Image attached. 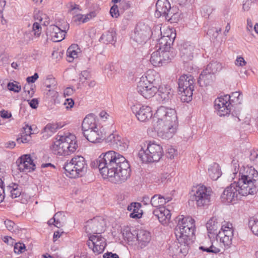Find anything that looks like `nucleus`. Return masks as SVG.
Masks as SVG:
<instances>
[{
    "label": "nucleus",
    "mask_w": 258,
    "mask_h": 258,
    "mask_svg": "<svg viewBox=\"0 0 258 258\" xmlns=\"http://www.w3.org/2000/svg\"><path fill=\"white\" fill-rule=\"evenodd\" d=\"M104 178L114 183L125 181L131 176L130 165L125 157L114 151L102 153L96 161Z\"/></svg>",
    "instance_id": "nucleus-1"
},
{
    "label": "nucleus",
    "mask_w": 258,
    "mask_h": 258,
    "mask_svg": "<svg viewBox=\"0 0 258 258\" xmlns=\"http://www.w3.org/2000/svg\"><path fill=\"white\" fill-rule=\"evenodd\" d=\"M240 173L238 181L228 186L221 196V202L226 205L236 203L241 197L254 195L258 190V172L254 168L247 167Z\"/></svg>",
    "instance_id": "nucleus-2"
},
{
    "label": "nucleus",
    "mask_w": 258,
    "mask_h": 258,
    "mask_svg": "<svg viewBox=\"0 0 258 258\" xmlns=\"http://www.w3.org/2000/svg\"><path fill=\"white\" fill-rule=\"evenodd\" d=\"M78 146L75 135L58 136L50 146L52 152L60 156H67L74 153Z\"/></svg>",
    "instance_id": "nucleus-3"
},
{
    "label": "nucleus",
    "mask_w": 258,
    "mask_h": 258,
    "mask_svg": "<svg viewBox=\"0 0 258 258\" xmlns=\"http://www.w3.org/2000/svg\"><path fill=\"white\" fill-rule=\"evenodd\" d=\"M195 230V220L190 217L179 218L175 229L176 240L185 243H190L191 237L194 235Z\"/></svg>",
    "instance_id": "nucleus-4"
},
{
    "label": "nucleus",
    "mask_w": 258,
    "mask_h": 258,
    "mask_svg": "<svg viewBox=\"0 0 258 258\" xmlns=\"http://www.w3.org/2000/svg\"><path fill=\"white\" fill-rule=\"evenodd\" d=\"M87 167L86 161L81 156H75L63 166L66 175L70 178L82 176L87 172Z\"/></svg>",
    "instance_id": "nucleus-5"
},
{
    "label": "nucleus",
    "mask_w": 258,
    "mask_h": 258,
    "mask_svg": "<svg viewBox=\"0 0 258 258\" xmlns=\"http://www.w3.org/2000/svg\"><path fill=\"white\" fill-rule=\"evenodd\" d=\"M163 154L162 147L159 144L149 142L147 146L142 147L138 156L144 163L158 161Z\"/></svg>",
    "instance_id": "nucleus-6"
},
{
    "label": "nucleus",
    "mask_w": 258,
    "mask_h": 258,
    "mask_svg": "<svg viewBox=\"0 0 258 258\" xmlns=\"http://www.w3.org/2000/svg\"><path fill=\"white\" fill-rule=\"evenodd\" d=\"M153 123L178 125L177 116L175 109L160 106L153 117Z\"/></svg>",
    "instance_id": "nucleus-7"
},
{
    "label": "nucleus",
    "mask_w": 258,
    "mask_h": 258,
    "mask_svg": "<svg viewBox=\"0 0 258 258\" xmlns=\"http://www.w3.org/2000/svg\"><path fill=\"white\" fill-rule=\"evenodd\" d=\"M195 80L191 75H183L178 79V89L181 93V99L188 102L192 99Z\"/></svg>",
    "instance_id": "nucleus-8"
},
{
    "label": "nucleus",
    "mask_w": 258,
    "mask_h": 258,
    "mask_svg": "<svg viewBox=\"0 0 258 258\" xmlns=\"http://www.w3.org/2000/svg\"><path fill=\"white\" fill-rule=\"evenodd\" d=\"M150 27L144 24H138L132 35V39L139 44H144L151 36Z\"/></svg>",
    "instance_id": "nucleus-9"
},
{
    "label": "nucleus",
    "mask_w": 258,
    "mask_h": 258,
    "mask_svg": "<svg viewBox=\"0 0 258 258\" xmlns=\"http://www.w3.org/2000/svg\"><path fill=\"white\" fill-rule=\"evenodd\" d=\"M212 189L205 185L199 186L193 196V200L196 202L199 207L204 206L209 204L211 201Z\"/></svg>",
    "instance_id": "nucleus-10"
},
{
    "label": "nucleus",
    "mask_w": 258,
    "mask_h": 258,
    "mask_svg": "<svg viewBox=\"0 0 258 258\" xmlns=\"http://www.w3.org/2000/svg\"><path fill=\"white\" fill-rule=\"evenodd\" d=\"M105 222L101 217H95L88 220L85 225L86 233L100 234L105 230Z\"/></svg>",
    "instance_id": "nucleus-11"
},
{
    "label": "nucleus",
    "mask_w": 258,
    "mask_h": 258,
    "mask_svg": "<svg viewBox=\"0 0 258 258\" xmlns=\"http://www.w3.org/2000/svg\"><path fill=\"white\" fill-rule=\"evenodd\" d=\"M155 130L157 132V136L162 139L168 140L171 138L176 133L178 125L153 123Z\"/></svg>",
    "instance_id": "nucleus-12"
},
{
    "label": "nucleus",
    "mask_w": 258,
    "mask_h": 258,
    "mask_svg": "<svg viewBox=\"0 0 258 258\" xmlns=\"http://www.w3.org/2000/svg\"><path fill=\"white\" fill-rule=\"evenodd\" d=\"M231 96L228 95L217 98L214 102L215 108L220 116L229 114L231 111Z\"/></svg>",
    "instance_id": "nucleus-13"
},
{
    "label": "nucleus",
    "mask_w": 258,
    "mask_h": 258,
    "mask_svg": "<svg viewBox=\"0 0 258 258\" xmlns=\"http://www.w3.org/2000/svg\"><path fill=\"white\" fill-rule=\"evenodd\" d=\"M137 90L139 94L147 99L154 96L157 92V88L152 86L146 79L142 77L138 82Z\"/></svg>",
    "instance_id": "nucleus-14"
},
{
    "label": "nucleus",
    "mask_w": 258,
    "mask_h": 258,
    "mask_svg": "<svg viewBox=\"0 0 258 258\" xmlns=\"http://www.w3.org/2000/svg\"><path fill=\"white\" fill-rule=\"evenodd\" d=\"M105 241V239L100 234L92 235L89 237L87 244L94 253L99 254L103 251L106 246Z\"/></svg>",
    "instance_id": "nucleus-15"
},
{
    "label": "nucleus",
    "mask_w": 258,
    "mask_h": 258,
    "mask_svg": "<svg viewBox=\"0 0 258 258\" xmlns=\"http://www.w3.org/2000/svg\"><path fill=\"white\" fill-rule=\"evenodd\" d=\"M189 244L180 242L178 240L175 241L169 246V253L170 255L173 257L184 256L188 252Z\"/></svg>",
    "instance_id": "nucleus-16"
},
{
    "label": "nucleus",
    "mask_w": 258,
    "mask_h": 258,
    "mask_svg": "<svg viewBox=\"0 0 258 258\" xmlns=\"http://www.w3.org/2000/svg\"><path fill=\"white\" fill-rule=\"evenodd\" d=\"M18 169L21 172H29L35 169V164L30 154H25L19 157L16 162Z\"/></svg>",
    "instance_id": "nucleus-17"
},
{
    "label": "nucleus",
    "mask_w": 258,
    "mask_h": 258,
    "mask_svg": "<svg viewBox=\"0 0 258 258\" xmlns=\"http://www.w3.org/2000/svg\"><path fill=\"white\" fill-rule=\"evenodd\" d=\"M69 24L66 23L62 28L56 25H50L47 28V33L53 42H59L62 40L65 37L66 31L69 29Z\"/></svg>",
    "instance_id": "nucleus-18"
},
{
    "label": "nucleus",
    "mask_w": 258,
    "mask_h": 258,
    "mask_svg": "<svg viewBox=\"0 0 258 258\" xmlns=\"http://www.w3.org/2000/svg\"><path fill=\"white\" fill-rule=\"evenodd\" d=\"M131 109L138 119L140 121H146L153 116L151 108L148 106L133 105Z\"/></svg>",
    "instance_id": "nucleus-19"
},
{
    "label": "nucleus",
    "mask_w": 258,
    "mask_h": 258,
    "mask_svg": "<svg viewBox=\"0 0 258 258\" xmlns=\"http://www.w3.org/2000/svg\"><path fill=\"white\" fill-rule=\"evenodd\" d=\"M179 51L183 62L187 63L192 60L196 50L193 44L189 42H184L181 44Z\"/></svg>",
    "instance_id": "nucleus-20"
},
{
    "label": "nucleus",
    "mask_w": 258,
    "mask_h": 258,
    "mask_svg": "<svg viewBox=\"0 0 258 258\" xmlns=\"http://www.w3.org/2000/svg\"><path fill=\"white\" fill-rule=\"evenodd\" d=\"M83 133L89 142L93 143L100 142L101 140L105 139V133L101 131H99L98 128L84 131Z\"/></svg>",
    "instance_id": "nucleus-21"
},
{
    "label": "nucleus",
    "mask_w": 258,
    "mask_h": 258,
    "mask_svg": "<svg viewBox=\"0 0 258 258\" xmlns=\"http://www.w3.org/2000/svg\"><path fill=\"white\" fill-rule=\"evenodd\" d=\"M166 58H169L168 52L159 50L152 53L150 62L155 67H160L166 62Z\"/></svg>",
    "instance_id": "nucleus-22"
},
{
    "label": "nucleus",
    "mask_w": 258,
    "mask_h": 258,
    "mask_svg": "<svg viewBox=\"0 0 258 258\" xmlns=\"http://www.w3.org/2000/svg\"><path fill=\"white\" fill-rule=\"evenodd\" d=\"M176 34L171 32L170 35L162 36L158 40L159 49L164 52H168L171 45L173 43Z\"/></svg>",
    "instance_id": "nucleus-23"
},
{
    "label": "nucleus",
    "mask_w": 258,
    "mask_h": 258,
    "mask_svg": "<svg viewBox=\"0 0 258 258\" xmlns=\"http://www.w3.org/2000/svg\"><path fill=\"white\" fill-rule=\"evenodd\" d=\"M153 213L162 224H167L171 218L170 211L164 207L155 209Z\"/></svg>",
    "instance_id": "nucleus-24"
},
{
    "label": "nucleus",
    "mask_w": 258,
    "mask_h": 258,
    "mask_svg": "<svg viewBox=\"0 0 258 258\" xmlns=\"http://www.w3.org/2000/svg\"><path fill=\"white\" fill-rule=\"evenodd\" d=\"M136 234L139 246L141 248L146 246L151 241V234L147 230L144 229L138 230L137 232H136Z\"/></svg>",
    "instance_id": "nucleus-25"
},
{
    "label": "nucleus",
    "mask_w": 258,
    "mask_h": 258,
    "mask_svg": "<svg viewBox=\"0 0 258 258\" xmlns=\"http://www.w3.org/2000/svg\"><path fill=\"white\" fill-rule=\"evenodd\" d=\"M160 99L166 102L171 99L173 95V91L167 85H162L157 87V92Z\"/></svg>",
    "instance_id": "nucleus-26"
},
{
    "label": "nucleus",
    "mask_w": 258,
    "mask_h": 258,
    "mask_svg": "<svg viewBox=\"0 0 258 258\" xmlns=\"http://www.w3.org/2000/svg\"><path fill=\"white\" fill-rule=\"evenodd\" d=\"M170 4L168 0H158L156 4V17L159 18L165 16L166 12L170 9Z\"/></svg>",
    "instance_id": "nucleus-27"
},
{
    "label": "nucleus",
    "mask_w": 258,
    "mask_h": 258,
    "mask_svg": "<svg viewBox=\"0 0 258 258\" xmlns=\"http://www.w3.org/2000/svg\"><path fill=\"white\" fill-rule=\"evenodd\" d=\"M146 79L148 83H150L152 86L157 88L160 84V78L159 74L154 70H148L144 75L142 76Z\"/></svg>",
    "instance_id": "nucleus-28"
},
{
    "label": "nucleus",
    "mask_w": 258,
    "mask_h": 258,
    "mask_svg": "<svg viewBox=\"0 0 258 258\" xmlns=\"http://www.w3.org/2000/svg\"><path fill=\"white\" fill-rule=\"evenodd\" d=\"M215 79L214 75L210 73L206 70H204L200 74L198 82L201 87L206 86L212 83Z\"/></svg>",
    "instance_id": "nucleus-29"
},
{
    "label": "nucleus",
    "mask_w": 258,
    "mask_h": 258,
    "mask_svg": "<svg viewBox=\"0 0 258 258\" xmlns=\"http://www.w3.org/2000/svg\"><path fill=\"white\" fill-rule=\"evenodd\" d=\"M95 119L92 114L87 115L84 119L82 123V129L83 132L87 130L97 129Z\"/></svg>",
    "instance_id": "nucleus-30"
},
{
    "label": "nucleus",
    "mask_w": 258,
    "mask_h": 258,
    "mask_svg": "<svg viewBox=\"0 0 258 258\" xmlns=\"http://www.w3.org/2000/svg\"><path fill=\"white\" fill-rule=\"evenodd\" d=\"M221 225L215 217H212L207 222L206 227L209 234L217 236Z\"/></svg>",
    "instance_id": "nucleus-31"
},
{
    "label": "nucleus",
    "mask_w": 258,
    "mask_h": 258,
    "mask_svg": "<svg viewBox=\"0 0 258 258\" xmlns=\"http://www.w3.org/2000/svg\"><path fill=\"white\" fill-rule=\"evenodd\" d=\"M221 171L219 164L213 163L209 166L208 168V174L210 177L213 180H216L221 175Z\"/></svg>",
    "instance_id": "nucleus-32"
},
{
    "label": "nucleus",
    "mask_w": 258,
    "mask_h": 258,
    "mask_svg": "<svg viewBox=\"0 0 258 258\" xmlns=\"http://www.w3.org/2000/svg\"><path fill=\"white\" fill-rule=\"evenodd\" d=\"M80 49L77 44H74L71 45L67 51L68 61L72 62L75 58H77Z\"/></svg>",
    "instance_id": "nucleus-33"
},
{
    "label": "nucleus",
    "mask_w": 258,
    "mask_h": 258,
    "mask_svg": "<svg viewBox=\"0 0 258 258\" xmlns=\"http://www.w3.org/2000/svg\"><path fill=\"white\" fill-rule=\"evenodd\" d=\"M166 203V199L160 195H155L151 198V205L153 207L157 208L163 207L162 206Z\"/></svg>",
    "instance_id": "nucleus-34"
},
{
    "label": "nucleus",
    "mask_w": 258,
    "mask_h": 258,
    "mask_svg": "<svg viewBox=\"0 0 258 258\" xmlns=\"http://www.w3.org/2000/svg\"><path fill=\"white\" fill-rule=\"evenodd\" d=\"M141 207L140 203H132L127 207V210L132 211L130 216L132 218H140L142 214L138 212L139 208Z\"/></svg>",
    "instance_id": "nucleus-35"
},
{
    "label": "nucleus",
    "mask_w": 258,
    "mask_h": 258,
    "mask_svg": "<svg viewBox=\"0 0 258 258\" xmlns=\"http://www.w3.org/2000/svg\"><path fill=\"white\" fill-rule=\"evenodd\" d=\"M222 68V64L217 61L210 62L205 69L213 75L220 71Z\"/></svg>",
    "instance_id": "nucleus-36"
},
{
    "label": "nucleus",
    "mask_w": 258,
    "mask_h": 258,
    "mask_svg": "<svg viewBox=\"0 0 258 258\" xmlns=\"http://www.w3.org/2000/svg\"><path fill=\"white\" fill-rule=\"evenodd\" d=\"M7 188L11 194V197L13 199L19 197L21 194V189L16 183H11Z\"/></svg>",
    "instance_id": "nucleus-37"
},
{
    "label": "nucleus",
    "mask_w": 258,
    "mask_h": 258,
    "mask_svg": "<svg viewBox=\"0 0 258 258\" xmlns=\"http://www.w3.org/2000/svg\"><path fill=\"white\" fill-rule=\"evenodd\" d=\"M55 224L54 225L57 228L62 227L64 224L65 222V216L62 212H58L55 214L54 215Z\"/></svg>",
    "instance_id": "nucleus-38"
},
{
    "label": "nucleus",
    "mask_w": 258,
    "mask_h": 258,
    "mask_svg": "<svg viewBox=\"0 0 258 258\" xmlns=\"http://www.w3.org/2000/svg\"><path fill=\"white\" fill-rule=\"evenodd\" d=\"M59 127L56 123H48L43 128L42 133L47 137L51 136Z\"/></svg>",
    "instance_id": "nucleus-39"
},
{
    "label": "nucleus",
    "mask_w": 258,
    "mask_h": 258,
    "mask_svg": "<svg viewBox=\"0 0 258 258\" xmlns=\"http://www.w3.org/2000/svg\"><path fill=\"white\" fill-rule=\"evenodd\" d=\"M233 232L232 224L229 222H225L224 224L221 225L220 230L219 231L218 233H224V234L226 236L229 235V236L233 237Z\"/></svg>",
    "instance_id": "nucleus-40"
},
{
    "label": "nucleus",
    "mask_w": 258,
    "mask_h": 258,
    "mask_svg": "<svg viewBox=\"0 0 258 258\" xmlns=\"http://www.w3.org/2000/svg\"><path fill=\"white\" fill-rule=\"evenodd\" d=\"M232 236H226L224 233H218L216 236L217 239H219L220 242L222 243L225 246H229L232 243Z\"/></svg>",
    "instance_id": "nucleus-41"
},
{
    "label": "nucleus",
    "mask_w": 258,
    "mask_h": 258,
    "mask_svg": "<svg viewBox=\"0 0 258 258\" xmlns=\"http://www.w3.org/2000/svg\"><path fill=\"white\" fill-rule=\"evenodd\" d=\"M116 33L113 30H109L103 34L101 39L106 43H112L115 41Z\"/></svg>",
    "instance_id": "nucleus-42"
},
{
    "label": "nucleus",
    "mask_w": 258,
    "mask_h": 258,
    "mask_svg": "<svg viewBox=\"0 0 258 258\" xmlns=\"http://www.w3.org/2000/svg\"><path fill=\"white\" fill-rule=\"evenodd\" d=\"M116 141V143L113 147L114 148H116L120 151H125L127 149V144L121 137H117Z\"/></svg>",
    "instance_id": "nucleus-43"
},
{
    "label": "nucleus",
    "mask_w": 258,
    "mask_h": 258,
    "mask_svg": "<svg viewBox=\"0 0 258 258\" xmlns=\"http://www.w3.org/2000/svg\"><path fill=\"white\" fill-rule=\"evenodd\" d=\"M248 225L252 233L258 236V219L253 217L250 218L249 220Z\"/></svg>",
    "instance_id": "nucleus-44"
},
{
    "label": "nucleus",
    "mask_w": 258,
    "mask_h": 258,
    "mask_svg": "<svg viewBox=\"0 0 258 258\" xmlns=\"http://www.w3.org/2000/svg\"><path fill=\"white\" fill-rule=\"evenodd\" d=\"M214 10V8L210 5H203L201 8V13L203 17L208 18Z\"/></svg>",
    "instance_id": "nucleus-45"
},
{
    "label": "nucleus",
    "mask_w": 258,
    "mask_h": 258,
    "mask_svg": "<svg viewBox=\"0 0 258 258\" xmlns=\"http://www.w3.org/2000/svg\"><path fill=\"white\" fill-rule=\"evenodd\" d=\"M72 15L73 16L72 18V21L76 24L86 23L84 15L78 14L75 12H73Z\"/></svg>",
    "instance_id": "nucleus-46"
},
{
    "label": "nucleus",
    "mask_w": 258,
    "mask_h": 258,
    "mask_svg": "<svg viewBox=\"0 0 258 258\" xmlns=\"http://www.w3.org/2000/svg\"><path fill=\"white\" fill-rule=\"evenodd\" d=\"M120 136L116 132L110 134L106 138H105V142L110 143L113 147L115 145L117 140V137H119Z\"/></svg>",
    "instance_id": "nucleus-47"
},
{
    "label": "nucleus",
    "mask_w": 258,
    "mask_h": 258,
    "mask_svg": "<svg viewBox=\"0 0 258 258\" xmlns=\"http://www.w3.org/2000/svg\"><path fill=\"white\" fill-rule=\"evenodd\" d=\"M200 249L204 251H206L209 253H219L221 250L220 248L216 247V246H214L213 244H212L210 247H205L204 246H201L199 247Z\"/></svg>",
    "instance_id": "nucleus-48"
},
{
    "label": "nucleus",
    "mask_w": 258,
    "mask_h": 258,
    "mask_svg": "<svg viewBox=\"0 0 258 258\" xmlns=\"http://www.w3.org/2000/svg\"><path fill=\"white\" fill-rule=\"evenodd\" d=\"M8 88L9 90L18 93L21 90V86L17 82H10L8 84Z\"/></svg>",
    "instance_id": "nucleus-49"
},
{
    "label": "nucleus",
    "mask_w": 258,
    "mask_h": 258,
    "mask_svg": "<svg viewBox=\"0 0 258 258\" xmlns=\"http://www.w3.org/2000/svg\"><path fill=\"white\" fill-rule=\"evenodd\" d=\"M45 86L48 89H55L57 82L53 78H48L45 81Z\"/></svg>",
    "instance_id": "nucleus-50"
},
{
    "label": "nucleus",
    "mask_w": 258,
    "mask_h": 258,
    "mask_svg": "<svg viewBox=\"0 0 258 258\" xmlns=\"http://www.w3.org/2000/svg\"><path fill=\"white\" fill-rule=\"evenodd\" d=\"M5 224L8 230L12 232H15L16 231L17 226L14 222L10 220H6L5 221Z\"/></svg>",
    "instance_id": "nucleus-51"
},
{
    "label": "nucleus",
    "mask_w": 258,
    "mask_h": 258,
    "mask_svg": "<svg viewBox=\"0 0 258 258\" xmlns=\"http://www.w3.org/2000/svg\"><path fill=\"white\" fill-rule=\"evenodd\" d=\"M14 250L15 253H22L26 250L25 245L21 243H16L14 245Z\"/></svg>",
    "instance_id": "nucleus-52"
},
{
    "label": "nucleus",
    "mask_w": 258,
    "mask_h": 258,
    "mask_svg": "<svg viewBox=\"0 0 258 258\" xmlns=\"http://www.w3.org/2000/svg\"><path fill=\"white\" fill-rule=\"evenodd\" d=\"M41 31V27L40 24L37 22H35L33 24V31L34 35L38 37L40 36Z\"/></svg>",
    "instance_id": "nucleus-53"
},
{
    "label": "nucleus",
    "mask_w": 258,
    "mask_h": 258,
    "mask_svg": "<svg viewBox=\"0 0 258 258\" xmlns=\"http://www.w3.org/2000/svg\"><path fill=\"white\" fill-rule=\"evenodd\" d=\"M110 14L113 18H117L119 14L118 9V6L116 5H114L110 9Z\"/></svg>",
    "instance_id": "nucleus-54"
},
{
    "label": "nucleus",
    "mask_w": 258,
    "mask_h": 258,
    "mask_svg": "<svg viewBox=\"0 0 258 258\" xmlns=\"http://www.w3.org/2000/svg\"><path fill=\"white\" fill-rule=\"evenodd\" d=\"M249 159L254 164H258V151H253L251 152Z\"/></svg>",
    "instance_id": "nucleus-55"
},
{
    "label": "nucleus",
    "mask_w": 258,
    "mask_h": 258,
    "mask_svg": "<svg viewBox=\"0 0 258 258\" xmlns=\"http://www.w3.org/2000/svg\"><path fill=\"white\" fill-rule=\"evenodd\" d=\"M180 18V14L178 12H176L173 14L172 16H170V18L169 19L168 22L170 23H176L177 22Z\"/></svg>",
    "instance_id": "nucleus-56"
},
{
    "label": "nucleus",
    "mask_w": 258,
    "mask_h": 258,
    "mask_svg": "<svg viewBox=\"0 0 258 258\" xmlns=\"http://www.w3.org/2000/svg\"><path fill=\"white\" fill-rule=\"evenodd\" d=\"M30 136L22 134L21 137L17 138V141L19 143H27L30 141Z\"/></svg>",
    "instance_id": "nucleus-57"
},
{
    "label": "nucleus",
    "mask_w": 258,
    "mask_h": 258,
    "mask_svg": "<svg viewBox=\"0 0 258 258\" xmlns=\"http://www.w3.org/2000/svg\"><path fill=\"white\" fill-rule=\"evenodd\" d=\"M63 105L68 110L74 106V101L72 98H68L65 100Z\"/></svg>",
    "instance_id": "nucleus-58"
},
{
    "label": "nucleus",
    "mask_w": 258,
    "mask_h": 258,
    "mask_svg": "<svg viewBox=\"0 0 258 258\" xmlns=\"http://www.w3.org/2000/svg\"><path fill=\"white\" fill-rule=\"evenodd\" d=\"M5 198V191L3 188V181L0 178V203L2 202Z\"/></svg>",
    "instance_id": "nucleus-59"
},
{
    "label": "nucleus",
    "mask_w": 258,
    "mask_h": 258,
    "mask_svg": "<svg viewBox=\"0 0 258 258\" xmlns=\"http://www.w3.org/2000/svg\"><path fill=\"white\" fill-rule=\"evenodd\" d=\"M251 4V0H244L243 2L242 9L244 11L249 10Z\"/></svg>",
    "instance_id": "nucleus-60"
},
{
    "label": "nucleus",
    "mask_w": 258,
    "mask_h": 258,
    "mask_svg": "<svg viewBox=\"0 0 258 258\" xmlns=\"http://www.w3.org/2000/svg\"><path fill=\"white\" fill-rule=\"evenodd\" d=\"M235 63L236 66L243 67L246 64V62L242 57L239 56L237 57Z\"/></svg>",
    "instance_id": "nucleus-61"
},
{
    "label": "nucleus",
    "mask_w": 258,
    "mask_h": 258,
    "mask_svg": "<svg viewBox=\"0 0 258 258\" xmlns=\"http://www.w3.org/2000/svg\"><path fill=\"white\" fill-rule=\"evenodd\" d=\"M0 115L2 118L5 119L9 118L12 116L11 112L4 109H3L0 111Z\"/></svg>",
    "instance_id": "nucleus-62"
},
{
    "label": "nucleus",
    "mask_w": 258,
    "mask_h": 258,
    "mask_svg": "<svg viewBox=\"0 0 258 258\" xmlns=\"http://www.w3.org/2000/svg\"><path fill=\"white\" fill-rule=\"evenodd\" d=\"M75 92V89L71 87L67 88L63 92L64 97L69 96L73 95Z\"/></svg>",
    "instance_id": "nucleus-63"
},
{
    "label": "nucleus",
    "mask_w": 258,
    "mask_h": 258,
    "mask_svg": "<svg viewBox=\"0 0 258 258\" xmlns=\"http://www.w3.org/2000/svg\"><path fill=\"white\" fill-rule=\"evenodd\" d=\"M104 258H119L118 255L116 253H113L111 252H107L103 255Z\"/></svg>",
    "instance_id": "nucleus-64"
}]
</instances>
